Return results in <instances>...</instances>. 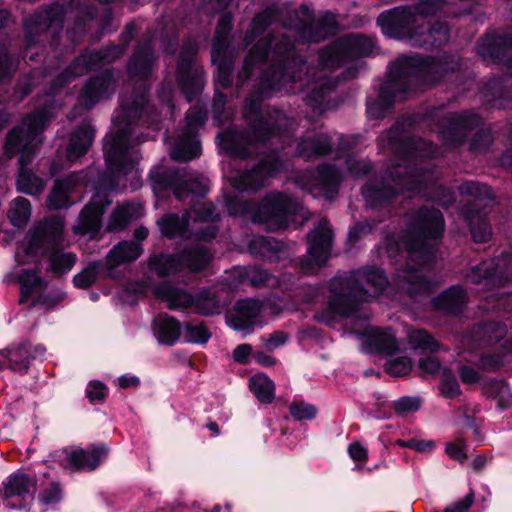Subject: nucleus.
I'll return each mask as SVG.
<instances>
[{"instance_id": "obj_60", "label": "nucleus", "mask_w": 512, "mask_h": 512, "mask_svg": "<svg viewBox=\"0 0 512 512\" xmlns=\"http://www.w3.org/2000/svg\"><path fill=\"white\" fill-rule=\"evenodd\" d=\"M420 407V399L417 397H401L394 403V409L399 415L417 411Z\"/></svg>"}, {"instance_id": "obj_63", "label": "nucleus", "mask_w": 512, "mask_h": 512, "mask_svg": "<svg viewBox=\"0 0 512 512\" xmlns=\"http://www.w3.org/2000/svg\"><path fill=\"white\" fill-rule=\"evenodd\" d=\"M96 279V270L92 267L84 269L74 276V284L78 288H88Z\"/></svg>"}, {"instance_id": "obj_49", "label": "nucleus", "mask_w": 512, "mask_h": 512, "mask_svg": "<svg viewBox=\"0 0 512 512\" xmlns=\"http://www.w3.org/2000/svg\"><path fill=\"white\" fill-rule=\"evenodd\" d=\"M248 248L253 255L270 257L280 251L281 244L272 237L256 236L250 240Z\"/></svg>"}, {"instance_id": "obj_2", "label": "nucleus", "mask_w": 512, "mask_h": 512, "mask_svg": "<svg viewBox=\"0 0 512 512\" xmlns=\"http://www.w3.org/2000/svg\"><path fill=\"white\" fill-rule=\"evenodd\" d=\"M305 68V63L295 53L289 35L281 34L255 44L245 59L243 73L248 78L255 70H260L264 91L287 88L288 92H297L307 88L311 89L309 99L320 102L335 83L326 76L310 79L308 73L304 79L301 73Z\"/></svg>"}, {"instance_id": "obj_12", "label": "nucleus", "mask_w": 512, "mask_h": 512, "mask_svg": "<svg viewBox=\"0 0 512 512\" xmlns=\"http://www.w3.org/2000/svg\"><path fill=\"white\" fill-rule=\"evenodd\" d=\"M462 195L474 198L473 203L464 211V217L469 224L472 238L477 243L490 240L492 230L486 220V212L479 211L480 206H488L492 201L490 188L477 182H465L459 186Z\"/></svg>"}, {"instance_id": "obj_6", "label": "nucleus", "mask_w": 512, "mask_h": 512, "mask_svg": "<svg viewBox=\"0 0 512 512\" xmlns=\"http://www.w3.org/2000/svg\"><path fill=\"white\" fill-rule=\"evenodd\" d=\"M444 233V219L437 209L422 208L414 216L403 240L408 258L409 269L397 276L396 286L411 297L428 293L432 283L422 273L414 269L415 265L427 266L435 253V241Z\"/></svg>"}, {"instance_id": "obj_36", "label": "nucleus", "mask_w": 512, "mask_h": 512, "mask_svg": "<svg viewBox=\"0 0 512 512\" xmlns=\"http://www.w3.org/2000/svg\"><path fill=\"white\" fill-rule=\"evenodd\" d=\"M94 137V131L90 125H83L79 127L72 135L70 143L67 147V157L70 161H75L84 155Z\"/></svg>"}, {"instance_id": "obj_20", "label": "nucleus", "mask_w": 512, "mask_h": 512, "mask_svg": "<svg viewBox=\"0 0 512 512\" xmlns=\"http://www.w3.org/2000/svg\"><path fill=\"white\" fill-rule=\"evenodd\" d=\"M197 53L195 42H188L183 47L177 66V82L189 101L203 88V70L200 67L192 68L193 57Z\"/></svg>"}, {"instance_id": "obj_46", "label": "nucleus", "mask_w": 512, "mask_h": 512, "mask_svg": "<svg viewBox=\"0 0 512 512\" xmlns=\"http://www.w3.org/2000/svg\"><path fill=\"white\" fill-rule=\"evenodd\" d=\"M407 343L413 350L421 352H436L439 349L438 342L425 330L415 329L407 334Z\"/></svg>"}, {"instance_id": "obj_42", "label": "nucleus", "mask_w": 512, "mask_h": 512, "mask_svg": "<svg viewBox=\"0 0 512 512\" xmlns=\"http://www.w3.org/2000/svg\"><path fill=\"white\" fill-rule=\"evenodd\" d=\"M2 358L8 359L9 367L17 372L26 371L30 364V348L28 343H22L12 349L0 351Z\"/></svg>"}, {"instance_id": "obj_23", "label": "nucleus", "mask_w": 512, "mask_h": 512, "mask_svg": "<svg viewBox=\"0 0 512 512\" xmlns=\"http://www.w3.org/2000/svg\"><path fill=\"white\" fill-rule=\"evenodd\" d=\"M124 52L121 46L107 48L101 51H93L79 56L75 62L68 67L62 75L57 77V84L63 85L76 76H81L95 67L98 63H108L118 58Z\"/></svg>"}, {"instance_id": "obj_29", "label": "nucleus", "mask_w": 512, "mask_h": 512, "mask_svg": "<svg viewBox=\"0 0 512 512\" xmlns=\"http://www.w3.org/2000/svg\"><path fill=\"white\" fill-rule=\"evenodd\" d=\"M342 179V173L334 166H321L317 177L306 188L315 197H324L332 200L337 194L338 185Z\"/></svg>"}, {"instance_id": "obj_50", "label": "nucleus", "mask_w": 512, "mask_h": 512, "mask_svg": "<svg viewBox=\"0 0 512 512\" xmlns=\"http://www.w3.org/2000/svg\"><path fill=\"white\" fill-rule=\"evenodd\" d=\"M31 215L30 202L23 197L16 198L9 209L8 217L14 226H24Z\"/></svg>"}, {"instance_id": "obj_40", "label": "nucleus", "mask_w": 512, "mask_h": 512, "mask_svg": "<svg viewBox=\"0 0 512 512\" xmlns=\"http://www.w3.org/2000/svg\"><path fill=\"white\" fill-rule=\"evenodd\" d=\"M466 294L460 286H452L436 299L433 304L435 308L447 312H456L465 303Z\"/></svg>"}, {"instance_id": "obj_32", "label": "nucleus", "mask_w": 512, "mask_h": 512, "mask_svg": "<svg viewBox=\"0 0 512 512\" xmlns=\"http://www.w3.org/2000/svg\"><path fill=\"white\" fill-rule=\"evenodd\" d=\"M449 128L443 132L442 138L449 140L451 144L458 145L462 143L465 132L479 125V118L475 114L454 115L448 118Z\"/></svg>"}, {"instance_id": "obj_55", "label": "nucleus", "mask_w": 512, "mask_h": 512, "mask_svg": "<svg viewBox=\"0 0 512 512\" xmlns=\"http://www.w3.org/2000/svg\"><path fill=\"white\" fill-rule=\"evenodd\" d=\"M187 216L194 221L206 222L214 221L216 219L215 208L212 203L203 202L199 203L194 208L187 212Z\"/></svg>"}, {"instance_id": "obj_61", "label": "nucleus", "mask_w": 512, "mask_h": 512, "mask_svg": "<svg viewBox=\"0 0 512 512\" xmlns=\"http://www.w3.org/2000/svg\"><path fill=\"white\" fill-rule=\"evenodd\" d=\"M447 455L457 461H463L466 459V444L462 438H457L452 442L446 444Z\"/></svg>"}, {"instance_id": "obj_33", "label": "nucleus", "mask_w": 512, "mask_h": 512, "mask_svg": "<svg viewBox=\"0 0 512 512\" xmlns=\"http://www.w3.org/2000/svg\"><path fill=\"white\" fill-rule=\"evenodd\" d=\"M82 173H74L64 180H57L48 196V206L51 209H62L70 204L69 193L71 189L83 181Z\"/></svg>"}, {"instance_id": "obj_18", "label": "nucleus", "mask_w": 512, "mask_h": 512, "mask_svg": "<svg viewBox=\"0 0 512 512\" xmlns=\"http://www.w3.org/2000/svg\"><path fill=\"white\" fill-rule=\"evenodd\" d=\"M36 480L29 475L17 472L3 483V500L12 509L29 510L34 502Z\"/></svg>"}, {"instance_id": "obj_58", "label": "nucleus", "mask_w": 512, "mask_h": 512, "mask_svg": "<svg viewBox=\"0 0 512 512\" xmlns=\"http://www.w3.org/2000/svg\"><path fill=\"white\" fill-rule=\"evenodd\" d=\"M430 185H431L430 189L433 190V194L430 196V198L433 201L437 202L439 205H441L443 207H448L454 202V200H455L454 193L450 189L445 188L440 185H435V184H430Z\"/></svg>"}, {"instance_id": "obj_5", "label": "nucleus", "mask_w": 512, "mask_h": 512, "mask_svg": "<svg viewBox=\"0 0 512 512\" xmlns=\"http://www.w3.org/2000/svg\"><path fill=\"white\" fill-rule=\"evenodd\" d=\"M152 114L154 109L146 102L144 90L137 93L131 101L122 99L120 109L112 119L113 131L104 140L105 159L112 178L105 184L109 190L116 189L121 177L132 171L138 162V152L134 145L140 144L143 140H131L134 121L139 118L148 126H155L154 129H158Z\"/></svg>"}, {"instance_id": "obj_41", "label": "nucleus", "mask_w": 512, "mask_h": 512, "mask_svg": "<svg viewBox=\"0 0 512 512\" xmlns=\"http://www.w3.org/2000/svg\"><path fill=\"white\" fill-rule=\"evenodd\" d=\"M331 142L325 135L317 137H307L301 140L297 146L299 156L304 159H310L315 155H323L330 149Z\"/></svg>"}, {"instance_id": "obj_1", "label": "nucleus", "mask_w": 512, "mask_h": 512, "mask_svg": "<svg viewBox=\"0 0 512 512\" xmlns=\"http://www.w3.org/2000/svg\"><path fill=\"white\" fill-rule=\"evenodd\" d=\"M388 286L383 272L377 268H366L346 277H336L329 283L327 307L315 317L327 325L338 318L354 317L352 331L363 337V344L371 352L391 355L397 349L395 334L390 328L371 327L368 314L358 315L359 305L371 297H377Z\"/></svg>"}, {"instance_id": "obj_39", "label": "nucleus", "mask_w": 512, "mask_h": 512, "mask_svg": "<svg viewBox=\"0 0 512 512\" xmlns=\"http://www.w3.org/2000/svg\"><path fill=\"white\" fill-rule=\"evenodd\" d=\"M154 67V56L150 47L138 50L130 60L128 70L131 76L146 78L152 72Z\"/></svg>"}, {"instance_id": "obj_48", "label": "nucleus", "mask_w": 512, "mask_h": 512, "mask_svg": "<svg viewBox=\"0 0 512 512\" xmlns=\"http://www.w3.org/2000/svg\"><path fill=\"white\" fill-rule=\"evenodd\" d=\"M63 498L61 485L56 481H50L42 485L38 493V503L46 510L54 508Z\"/></svg>"}, {"instance_id": "obj_57", "label": "nucleus", "mask_w": 512, "mask_h": 512, "mask_svg": "<svg viewBox=\"0 0 512 512\" xmlns=\"http://www.w3.org/2000/svg\"><path fill=\"white\" fill-rule=\"evenodd\" d=\"M317 409L304 402H294L290 406V414L296 420L312 419L316 416Z\"/></svg>"}, {"instance_id": "obj_10", "label": "nucleus", "mask_w": 512, "mask_h": 512, "mask_svg": "<svg viewBox=\"0 0 512 512\" xmlns=\"http://www.w3.org/2000/svg\"><path fill=\"white\" fill-rule=\"evenodd\" d=\"M63 231V221L58 217L47 219L35 226L18 246L16 261L19 264L30 263L49 254L52 272L56 275L67 273L76 263V255L57 249L62 241Z\"/></svg>"}, {"instance_id": "obj_14", "label": "nucleus", "mask_w": 512, "mask_h": 512, "mask_svg": "<svg viewBox=\"0 0 512 512\" xmlns=\"http://www.w3.org/2000/svg\"><path fill=\"white\" fill-rule=\"evenodd\" d=\"M211 260V254L202 246H195L185 250L177 258L170 255L154 256L149 261V266L159 276L175 273L182 268L198 271L205 268Z\"/></svg>"}, {"instance_id": "obj_9", "label": "nucleus", "mask_w": 512, "mask_h": 512, "mask_svg": "<svg viewBox=\"0 0 512 512\" xmlns=\"http://www.w3.org/2000/svg\"><path fill=\"white\" fill-rule=\"evenodd\" d=\"M446 71L444 63L439 60H421L418 57L399 58L389 79L381 88L379 99L369 100L367 113L369 117L379 119L385 116L395 100H401V94L409 91L413 82L428 80L431 82L441 79V72Z\"/></svg>"}, {"instance_id": "obj_7", "label": "nucleus", "mask_w": 512, "mask_h": 512, "mask_svg": "<svg viewBox=\"0 0 512 512\" xmlns=\"http://www.w3.org/2000/svg\"><path fill=\"white\" fill-rule=\"evenodd\" d=\"M245 117L251 127L250 133L244 134L231 128L218 135L220 148L235 158H246L259 153L266 140L274 136L276 128L286 131L294 123L282 111L263 109L250 100L246 101Z\"/></svg>"}, {"instance_id": "obj_45", "label": "nucleus", "mask_w": 512, "mask_h": 512, "mask_svg": "<svg viewBox=\"0 0 512 512\" xmlns=\"http://www.w3.org/2000/svg\"><path fill=\"white\" fill-rule=\"evenodd\" d=\"M251 392L263 403H270L275 397V386L264 374H256L249 381Z\"/></svg>"}, {"instance_id": "obj_22", "label": "nucleus", "mask_w": 512, "mask_h": 512, "mask_svg": "<svg viewBox=\"0 0 512 512\" xmlns=\"http://www.w3.org/2000/svg\"><path fill=\"white\" fill-rule=\"evenodd\" d=\"M155 186L170 187L174 195L181 199L189 193L202 194L205 189L203 177L194 175L186 169L169 170L163 175H153Z\"/></svg>"}, {"instance_id": "obj_25", "label": "nucleus", "mask_w": 512, "mask_h": 512, "mask_svg": "<svg viewBox=\"0 0 512 512\" xmlns=\"http://www.w3.org/2000/svg\"><path fill=\"white\" fill-rule=\"evenodd\" d=\"M110 203L105 195L97 193L82 210L78 222L74 226V232L81 235H95L101 227V216Z\"/></svg>"}, {"instance_id": "obj_11", "label": "nucleus", "mask_w": 512, "mask_h": 512, "mask_svg": "<svg viewBox=\"0 0 512 512\" xmlns=\"http://www.w3.org/2000/svg\"><path fill=\"white\" fill-rule=\"evenodd\" d=\"M227 209L235 216L250 214L254 222L275 231L288 226L295 203L283 193L271 192L256 207L242 198L229 199Z\"/></svg>"}, {"instance_id": "obj_38", "label": "nucleus", "mask_w": 512, "mask_h": 512, "mask_svg": "<svg viewBox=\"0 0 512 512\" xmlns=\"http://www.w3.org/2000/svg\"><path fill=\"white\" fill-rule=\"evenodd\" d=\"M142 254V248L135 242H122L115 246L107 256V265L114 268L120 264L136 260Z\"/></svg>"}, {"instance_id": "obj_26", "label": "nucleus", "mask_w": 512, "mask_h": 512, "mask_svg": "<svg viewBox=\"0 0 512 512\" xmlns=\"http://www.w3.org/2000/svg\"><path fill=\"white\" fill-rule=\"evenodd\" d=\"M61 459L65 468L75 470H93L106 457L107 449L104 446H93L89 449L64 450Z\"/></svg>"}, {"instance_id": "obj_3", "label": "nucleus", "mask_w": 512, "mask_h": 512, "mask_svg": "<svg viewBox=\"0 0 512 512\" xmlns=\"http://www.w3.org/2000/svg\"><path fill=\"white\" fill-rule=\"evenodd\" d=\"M398 127L392 128L380 136L382 145L397 152V163L389 172V177L382 183H368L362 189V194L368 205L374 207L388 202L393 196L403 190L420 191L422 186L428 188L430 177L423 173V159L437 155V149L430 142L422 139L409 140L400 143Z\"/></svg>"}, {"instance_id": "obj_62", "label": "nucleus", "mask_w": 512, "mask_h": 512, "mask_svg": "<svg viewBox=\"0 0 512 512\" xmlns=\"http://www.w3.org/2000/svg\"><path fill=\"white\" fill-rule=\"evenodd\" d=\"M14 70V63L9 57L7 50L4 47H0V83L9 78Z\"/></svg>"}, {"instance_id": "obj_56", "label": "nucleus", "mask_w": 512, "mask_h": 512, "mask_svg": "<svg viewBox=\"0 0 512 512\" xmlns=\"http://www.w3.org/2000/svg\"><path fill=\"white\" fill-rule=\"evenodd\" d=\"M344 163L347 172L355 178L365 175L370 170V164L365 160L357 159L353 154H346L344 156Z\"/></svg>"}, {"instance_id": "obj_13", "label": "nucleus", "mask_w": 512, "mask_h": 512, "mask_svg": "<svg viewBox=\"0 0 512 512\" xmlns=\"http://www.w3.org/2000/svg\"><path fill=\"white\" fill-rule=\"evenodd\" d=\"M374 41L366 36L355 34L339 39L326 47L319 55L322 68H335L344 62L372 52Z\"/></svg>"}, {"instance_id": "obj_4", "label": "nucleus", "mask_w": 512, "mask_h": 512, "mask_svg": "<svg viewBox=\"0 0 512 512\" xmlns=\"http://www.w3.org/2000/svg\"><path fill=\"white\" fill-rule=\"evenodd\" d=\"M472 0H461V8L454 9L446 0H420L416 7L403 6L383 12L377 22L389 37L407 40L415 47H439L449 39V30L444 23L431 26L429 15L442 11L447 15H460L473 10Z\"/></svg>"}, {"instance_id": "obj_53", "label": "nucleus", "mask_w": 512, "mask_h": 512, "mask_svg": "<svg viewBox=\"0 0 512 512\" xmlns=\"http://www.w3.org/2000/svg\"><path fill=\"white\" fill-rule=\"evenodd\" d=\"M211 334L202 323L187 324L183 331V337L186 341L192 343H205L209 340Z\"/></svg>"}, {"instance_id": "obj_59", "label": "nucleus", "mask_w": 512, "mask_h": 512, "mask_svg": "<svg viewBox=\"0 0 512 512\" xmlns=\"http://www.w3.org/2000/svg\"><path fill=\"white\" fill-rule=\"evenodd\" d=\"M19 281L21 284L22 294L27 296L31 293V291L38 287L41 284V278L35 271H24L20 277Z\"/></svg>"}, {"instance_id": "obj_28", "label": "nucleus", "mask_w": 512, "mask_h": 512, "mask_svg": "<svg viewBox=\"0 0 512 512\" xmlns=\"http://www.w3.org/2000/svg\"><path fill=\"white\" fill-rule=\"evenodd\" d=\"M477 52L484 60L504 61L512 53V34H487L478 44Z\"/></svg>"}, {"instance_id": "obj_54", "label": "nucleus", "mask_w": 512, "mask_h": 512, "mask_svg": "<svg viewBox=\"0 0 512 512\" xmlns=\"http://www.w3.org/2000/svg\"><path fill=\"white\" fill-rule=\"evenodd\" d=\"M412 369V362L407 357H397L385 363V371L393 376L401 377L407 375Z\"/></svg>"}, {"instance_id": "obj_21", "label": "nucleus", "mask_w": 512, "mask_h": 512, "mask_svg": "<svg viewBox=\"0 0 512 512\" xmlns=\"http://www.w3.org/2000/svg\"><path fill=\"white\" fill-rule=\"evenodd\" d=\"M309 249L307 259L302 263L306 273L326 263L330 255L332 232L326 219H321L318 227L308 235Z\"/></svg>"}, {"instance_id": "obj_27", "label": "nucleus", "mask_w": 512, "mask_h": 512, "mask_svg": "<svg viewBox=\"0 0 512 512\" xmlns=\"http://www.w3.org/2000/svg\"><path fill=\"white\" fill-rule=\"evenodd\" d=\"M262 309L259 301L245 299L238 301L226 315L228 325L234 330L250 332L256 324V318Z\"/></svg>"}, {"instance_id": "obj_19", "label": "nucleus", "mask_w": 512, "mask_h": 512, "mask_svg": "<svg viewBox=\"0 0 512 512\" xmlns=\"http://www.w3.org/2000/svg\"><path fill=\"white\" fill-rule=\"evenodd\" d=\"M231 24L232 16L230 14H223L220 17L211 52L212 62L217 65L216 81L222 88H227L232 83L231 63L225 58Z\"/></svg>"}, {"instance_id": "obj_64", "label": "nucleus", "mask_w": 512, "mask_h": 512, "mask_svg": "<svg viewBox=\"0 0 512 512\" xmlns=\"http://www.w3.org/2000/svg\"><path fill=\"white\" fill-rule=\"evenodd\" d=\"M86 395L90 401H102L107 395V388L98 381H92L88 384Z\"/></svg>"}, {"instance_id": "obj_24", "label": "nucleus", "mask_w": 512, "mask_h": 512, "mask_svg": "<svg viewBox=\"0 0 512 512\" xmlns=\"http://www.w3.org/2000/svg\"><path fill=\"white\" fill-rule=\"evenodd\" d=\"M64 10L60 5H53L36 12L25 20L28 46L35 42V37L44 32L55 33L62 29Z\"/></svg>"}, {"instance_id": "obj_43", "label": "nucleus", "mask_w": 512, "mask_h": 512, "mask_svg": "<svg viewBox=\"0 0 512 512\" xmlns=\"http://www.w3.org/2000/svg\"><path fill=\"white\" fill-rule=\"evenodd\" d=\"M224 306L220 297L211 290H202L196 294L194 311L203 315L219 314Z\"/></svg>"}, {"instance_id": "obj_8", "label": "nucleus", "mask_w": 512, "mask_h": 512, "mask_svg": "<svg viewBox=\"0 0 512 512\" xmlns=\"http://www.w3.org/2000/svg\"><path fill=\"white\" fill-rule=\"evenodd\" d=\"M51 117H53L52 111L45 106L43 110L25 118L22 125L13 129L7 136L4 153L7 158L20 155L17 185L23 193L37 195L45 187V182L25 166L32 161L35 150L41 143L40 133Z\"/></svg>"}, {"instance_id": "obj_51", "label": "nucleus", "mask_w": 512, "mask_h": 512, "mask_svg": "<svg viewBox=\"0 0 512 512\" xmlns=\"http://www.w3.org/2000/svg\"><path fill=\"white\" fill-rule=\"evenodd\" d=\"M235 273L239 276L241 282H249L253 286L264 285L269 281L270 275L257 267L238 268Z\"/></svg>"}, {"instance_id": "obj_44", "label": "nucleus", "mask_w": 512, "mask_h": 512, "mask_svg": "<svg viewBox=\"0 0 512 512\" xmlns=\"http://www.w3.org/2000/svg\"><path fill=\"white\" fill-rule=\"evenodd\" d=\"M142 206L140 204H126L118 207L112 214L109 229L121 230L132 220L138 219L142 215Z\"/></svg>"}, {"instance_id": "obj_17", "label": "nucleus", "mask_w": 512, "mask_h": 512, "mask_svg": "<svg viewBox=\"0 0 512 512\" xmlns=\"http://www.w3.org/2000/svg\"><path fill=\"white\" fill-rule=\"evenodd\" d=\"M206 113L200 107L191 108L185 118V127L171 148V157L178 161H189L201 153L200 143L196 132L204 124Z\"/></svg>"}, {"instance_id": "obj_52", "label": "nucleus", "mask_w": 512, "mask_h": 512, "mask_svg": "<svg viewBox=\"0 0 512 512\" xmlns=\"http://www.w3.org/2000/svg\"><path fill=\"white\" fill-rule=\"evenodd\" d=\"M439 390L445 398H455L461 394V389L456 377L450 370L444 369L441 373Z\"/></svg>"}, {"instance_id": "obj_15", "label": "nucleus", "mask_w": 512, "mask_h": 512, "mask_svg": "<svg viewBox=\"0 0 512 512\" xmlns=\"http://www.w3.org/2000/svg\"><path fill=\"white\" fill-rule=\"evenodd\" d=\"M512 278V259L509 254L486 260L473 266L466 274L469 283L482 285L483 290L501 286Z\"/></svg>"}, {"instance_id": "obj_16", "label": "nucleus", "mask_w": 512, "mask_h": 512, "mask_svg": "<svg viewBox=\"0 0 512 512\" xmlns=\"http://www.w3.org/2000/svg\"><path fill=\"white\" fill-rule=\"evenodd\" d=\"M287 168V161L278 153L267 155L257 167L231 177L232 186L239 191H256L267 184L268 179Z\"/></svg>"}, {"instance_id": "obj_35", "label": "nucleus", "mask_w": 512, "mask_h": 512, "mask_svg": "<svg viewBox=\"0 0 512 512\" xmlns=\"http://www.w3.org/2000/svg\"><path fill=\"white\" fill-rule=\"evenodd\" d=\"M155 292L157 297L166 302L170 309L195 308L196 295L188 294L182 289L164 283L159 285Z\"/></svg>"}, {"instance_id": "obj_30", "label": "nucleus", "mask_w": 512, "mask_h": 512, "mask_svg": "<svg viewBox=\"0 0 512 512\" xmlns=\"http://www.w3.org/2000/svg\"><path fill=\"white\" fill-rule=\"evenodd\" d=\"M115 89V80L111 72L105 71L101 75L90 79L81 93V101L87 108L96 102L111 95Z\"/></svg>"}, {"instance_id": "obj_31", "label": "nucleus", "mask_w": 512, "mask_h": 512, "mask_svg": "<svg viewBox=\"0 0 512 512\" xmlns=\"http://www.w3.org/2000/svg\"><path fill=\"white\" fill-rule=\"evenodd\" d=\"M505 334V327L497 323H486L464 336L462 343L465 349L475 350L499 342Z\"/></svg>"}, {"instance_id": "obj_47", "label": "nucleus", "mask_w": 512, "mask_h": 512, "mask_svg": "<svg viewBox=\"0 0 512 512\" xmlns=\"http://www.w3.org/2000/svg\"><path fill=\"white\" fill-rule=\"evenodd\" d=\"M189 217L187 213L180 218L176 214H170L163 217L158 225L163 235L169 238L182 236L188 226Z\"/></svg>"}, {"instance_id": "obj_37", "label": "nucleus", "mask_w": 512, "mask_h": 512, "mask_svg": "<svg viewBox=\"0 0 512 512\" xmlns=\"http://www.w3.org/2000/svg\"><path fill=\"white\" fill-rule=\"evenodd\" d=\"M154 331L159 342L168 345L174 344L181 335L180 323L167 314L155 318Z\"/></svg>"}, {"instance_id": "obj_34", "label": "nucleus", "mask_w": 512, "mask_h": 512, "mask_svg": "<svg viewBox=\"0 0 512 512\" xmlns=\"http://www.w3.org/2000/svg\"><path fill=\"white\" fill-rule=\"evenodd\" d=\"M295 14L297 18H299V21L298 23L291 24V27L297 32L301 41L316 42L327 34L326 30L322 34L316 32L322 27V24L313 20V16L308 8L302 7L300 11L295 12Z\"/></svg>"}]
</instances>
